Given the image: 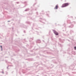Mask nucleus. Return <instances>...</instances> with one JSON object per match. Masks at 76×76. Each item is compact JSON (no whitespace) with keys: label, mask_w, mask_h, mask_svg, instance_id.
Listing matches in <instances>:
<instances>
[{"label":"nucleus","mask_w":76,"mask_h":76,"mask_svg":"<svg viewBox=\"0 0 76 76\" xmlns=\"http://www.w3.org/2000/svg\"><path fill=\"white\" fill-rule=\"evenodd\" d=\"M68 41H69V40H68Z\"/></svg>","instance_id":"obj_37"},{"label":"nucleus","mask_w":76,"mask_h":76,"mask_svg":"<svg viewBox=\"0 0 76 76\" xmlns=\"http://www.w3.org/2000/svg\"><path fill=\"white\" fill-rule=\"evenodd\" d=\"M43 42H44V40H43Z\"/></svg>","instance_id":"obj_32"},{"label":"nucleus","mask_w":76,"mask_h":76,"mask_svg":"<svg viewBox=\"0 0 76 76\" xmlns=\"http://www.w3.org/2000/svg\"><path fill=\"white\" fill-rule=\"evenodd\" d=\"M69 5V3H65L62 6V7H66V6H67Z\"/></svg>","instance_id":"obj_2"},{"label":"nucleus","mask_w":76,"mask_h":76,"mask_svg":"<svg viewBox=\"0 0 76 76\" xmlns=\"http://www.w3.org/2000/svg\"><path fill=\"white\" fill-rule=\"evenodd\" d=\"M16 3H17V4H19V2H16Z\"/></svg>","instance_id":"obj_16"},{"label":"nucleus","mask_w":76,"mask_h":76,"mask_svg":"<svg viewBox=\"0 0 76 76\" xmlns=\"http://www.w3.org/2000/svg\"><path fill=\"white\" fill-rule=\"evenodd\" d=\"M9 66H7V69H8V67H9Z\"/></svg>","instance_id":"obj_21"},{"label":"nucleus","mask_w":76,"mask_h":76,"mask_svg":"<svg viewBox=\"0 0 76 76\" xmlns=\"http://www.w3.org/2000/svg\"><path fill=\"white\" fill-rule=\"evenodd\" d=\"M44 20H45V21H46V20L45 19H44Z\"/></svg>","instance_id":"obj_24"},{"label":"nucleus","mask_w":76,"mask_h":76,"mask_svg":"<svg viewBox=\"0 0 76 76\" xmlns=\"http://www.w3.org/2000/svg\"><path fill=\"white\" fill-rule=\"evenodd\" d=\"M35 10H37V9H35Z\"/></svg>","instance_id":"obj_30"},{"label":"nucleus","mask_w":76,"mask_h":76,"mask_svg":"<svg viewBox=\"0 0 76 76\" xmlns=\"http://www.w3.org/2000/svg\"><path fill=\"white\" fill-rule=\"evenodd\" d=\"M23 27H24V28H26V26H25V25H24V26H23Z\"/></svg>","instance_id":"obj_13"},{"label":"nucleus","mask_w":76,"mask_h":76,"mask_svg":"<svg viewBox=\"0 0 76 76\" xmlns=\"http://www.w3.org/2000/svg\"><path fill=\"white\" fill-rule=\"evenodd\" d=\"M41 19H42V18H40Z\"/></svg>","instance_id":"obj_35"},{"label":"nucleus","mask_w":76,"mask_h":76,"mask_svg":"<svg viewBox=\"0 0 76 76\" xmlns=\"http://www.w3.org/2000/svg\"><path fill=\"white\" fill-rule=\"evenodd\" d=\"M12 29H13V28H12Z\"/></svg>","instance_id":"obj_33"},{"label":"nucleus","mask_w":76,"mask_h":76,"mask_svg":"<svg viewBox=\"0 0 76 76\" xmlns=\"http://www.w3.org/2000/svg\"><path fill=\"white\" fill-rule=\"evenodd\" d=\"M59 45H60L61 47H62L63 45H61V44H59Z\"/></svg>","instance_id":"obj_11"},{"label":"nucleus","mask_w":76,"mask_h":76,"mask_svg":"<svg viewBox=\"0 0 76 76\" xmlns=\"http://www.w3.org/2000/svg\"><path fill=\"white\" fill-rule=\"evenodd\" d=\"M46 15H48V16L49 17V16H48V14H47Z\"/></svg>","instance_id":"obj_22"},{"label":"nucleus","mask_w":76,"mask_h":76,"mask_svg":"<svg viewBox=\"0 0 76 76\" xmlns=\"http://www.w3.org/2000/svg\"><path fill=\"white\" fill-rule=\"evenodd\" d=\"M39 76V75H37V76Z\"/></svg>","instance_id":"obj_34"},{"label":"nucleus","mask_w":76,"mask_h":76,"mask_svg":"<svg viewBox=\"0 0 76 76\" xmlns=\"http://www.w3.org/2000/svg\"><path fill=\"white\" fill-rule=\"evenodd\" d=\"M28 10H29V8H28L26 9L25 10V11H28Z\"/></svg>","instance_id":"obj_9"},{"label":"nucleus","mask_w":76,"mask_h":76,"mask_svg":"<svg viewBox=\"0 0 76 76\" xmlns=\"http://www.w3.org/2000/svg\"><path fill=\"white\" fill-rule=\"evenodd\" d=\"M74 32V31L73 30H71L70 31V33L71 34H72V33H73Z\"/></svg>","instance_id":"obj_7"},{"label":"nucleus","mask_w":76,"mask_h":76,"mask_svg":"<svg viewBox=\"0 0 76 76\" xmlns=\"http://www.w3.org/2000/svg\"><path fill=\"white\" fill-rule=\"evenodd\" d=\"M64 35H66L64 34H63Z\"/></svg>","instance_id":"obj_28"},{"label":"nucleus","mask_w":76,"mask_h":76,"mask_svg":"<svg viewBox=\"0 0 76 76\" xmlns=\"http://www.w3.org/2000/svg\"><path fill=\"white\" fill-rule=\"evenodd\" d=\"M24 33H26V31H24Z\"/></svg>","instance_id":"obj_18"},{"label":"nucleus","mask_w":76,"mask_h":76,"mask_svg":"<svg viewBox=\"0 0 76 76\" xmlns=\"http://www.w3.org/2000/svg\"><path fill=\"white\" fill-rule=\"evenodd\" d=\"M1 73H4V72L3 71L2 72H1Z\"/></svg>","instance_id":"obj_20"},{"label":"nucleus","mask_w":76,"mask_h":76,"mask_svg":"<svg viewBox=\"0 0 76 76\" xmlns=\"http://www.w3.org/2000/svg\"><path fill=\"white\" fill-rule=\"evenodd\" d=\"M36 14H38V12H36Z\"/></svg>","instance_id":"obj_29"},{"label":"nucleus","mask_w":76,"mask_h":76,"mask_svg":"<svg viewBox=\"0 0 76 76\" xmlns=\"http://www.w3.org/2000/svg\"><path fill=\"white\" fill-rule=\"evenodd\" d=\"M67 22L68 23H70L71 24L72 23V22H71V21L69 20H67Z\"/></svg>","instance_id":"obj_4"},{"label":"nucleus","mask_w":76,"mask_h":76,"mask_svg":"<svg viewBox=\"0 0 76 76\" xmlns=\"http://www.w3.org/2000/svg\"><path fill=\"white\" fill-rule=\"evenodd\" d=\"M75 19H76V17H75Z\"/></svg>","instance_id":"obj_31"},{"label":"nucleus","mask_w":76,"mask_h":76,"mask_svg":"<svg viewBox=\"0 0 76 76\" xmlns=\"http://www.w3.org/2000/svg\"><path fill=\"white\" fill-rule=\"evenodd\" d=\"M42 12H44V11L43 10H42Z\"/></svg>","instance_id":"obj_27"},{"label":"nucleus","mask_w":76,"mask_h":76,"mask_svg":"<svg viewBox=\"0 0 76 76\" xmlns=\"http://www.w3.org/2000/svg\"><path fill=\"white\" fill-rule=\"evenodd\" d=\"M0 47H1V48H2V46H1Z\"/></svg>","instance_id":"obj_19"},{"label":"nucleus","mask_w":76,"mask_h":76,"mask_svg":"<svg viewBox=\"0 0 76 76\" xmlns=\"http://www.w3.org/2000/svg\"><path fill=\"white\" fill-rule=\"evenodd\" d=\"M36 32H37V34H38V32L37 31H36Z\"/></svg>","instance_id":"obj_17"},{"label":"nucleus","mask_w":76,"mask_h":76,"mask_svg":"<svg viewBox=\"0 0 76 76\" xmlns=\"http://www.w3.org/2000/svg\"><path fill=\"white\" fill-rule=\"evenodd\" d=\"M76 23V22L75 21H73L72 22V23H71V26H68L69 28H72V27H73L74 26V24H75Z\"/></svg>","instance_id":"obj_1"},{"label":"nucleus","mask_w":76,"mask_h":76,"mask_svg":"<svg viewBox=\"0 0 76 76\" xmlns=\"http://www.w3.org/2000/svg\"><path fill=\"white\" fill-rule=\"evenodd\" d=\"M30 39H31V40H30ZM30 39L29 40V41L31 42L32 40H33V39H32V38H30Z\"/></svg>","instance_id":"obj_10"},{"label":"nucleus","mask_w":76,"mask_h":76,"mask_svg":"<svg viewBox=\"0 0 76 76\" xmlns=\"http://www.w3.org/2000/svg\"><path fill=\"white\" fill-rule=\"evenodd\" d=\"M42 23H44V22H43Z\"/></svg>","instance_id":"obj_36"},{"label":"nucleus","mask_w":76,"mask_h":76,"mask_svg":"<svg viewBox=\"0 0 76 76\" xmlns=\"http://www.w3.org/2000/svg\"><path fill=\"white\" fill-rule=\"evenodd\" d=\"M8 22H10V21H8Z\"/></svg>","instance_id":"obj_26"},{"label":"nucleus","mask_w":76,"mask_h":76,"mask_svg":"<svg viewBox=\"0 0 76 76\" xmlns=\"http://www.w3.org/2000/svg\"><path fill=\"white\" fill-rule=\"evenodd\" d=\"M26 23H28V24H29V23H30V22H26Z\"/></svg>","instance_id":"obj_12"},{"label":"nucleus","mask_w":76,"mask_h":76,"mask_svg":"<svg viewBox=\"0 0 76 76\" xmlns=\"http://www.w3.org/2000/svg\"><path fill=\"white\" fill-rule=\"evenodd\" d=\"M53 31L54 34L56 35H58V33H57V32L56 31L54 30H53Z\"/></svg>","instance_id":"obj_3"},{"label":"nucleus","mask_w":76,"mask_h":76,"mask_svg":"<svg viewBox=\"0 0 76 76\" xmlns=\"http://www.w3.org/2000/svg\"><path fill=\"white\" fill-rule=\"evenodd\" d=\"M37 43H40L41 41L39 40H37L36 41Z\"/></svg>","instance_id":"obj_5"},{"label":"nucleus","mask_w":76,"mask_h":76,"mask_svg":"<svg viewBox=\"0 0 76 76\" xmlns=\"http://www.w3.org/2000/svg\"><path fill=\"white\" fill-rule=\"evenodd\" d=\"M59 40L60 41V42H61L63 43V40H61V39H59Z\"/></svg>","instance_id":"obj_8"},{"label":"nucleus","mask_w":76,"mask_h":76,"mask_svg":"<svg viewBox=\"0 0 76 76\" xmlns=\"http://www.w3.org/2000/svg\"><path fill=\"white\" fill-rule=\"evenodd\" d=\"M58 8V4H57L54 8V9H57Z\"/></svg>","instance_id":"obj_6"},{"label":"nucleus","mask_w":76,"mask_h":76,"mask_svg":"<svg viewBox=\"0 0 76 76\" xmlns=\"http://www.w3.org/2000/svg\"><path fill=\"white\" fill-rule=\"evenodd\" d=\"M2 50H3V49L2 48H1V51H2Z\"/></svg>","instance_id":"obj_25"},{"label":"nucleus","mask_w":76,"mask_h":76,"mask_svg":"<svg viewBox=\"0 0 76 76\" xmlns=\"http://www.w3.org/2000/svg\"><path fill=\"white\" fill-rule=\"evenodd\" d=\"M70 18H72V19H73V16H71L70 17Z\"/></svg>","instance_id":"obj_15"},{"label":"nucleus","mask_w":76,"mask_h":76,"mask_svg":"<svg viewBox=\"0 0 76 76\" xmlns=\"http://www.w3.org/2000/svg\"><path fill=\"white\" fill-rule=\"evenodd\" d=\"M35 4H36V3H34V4L33 5V6H34Z\"/></svg>","instance_id":"obj_23"},{"label":"nucleus","mask_w":76,"mask_h":76,"mask_svg":"<svg viewBox=\"0 0 76 76\" xmlns=\"http://www.w3.org/2000/svg\"><path fill=\"white\" fill-rule=\"evenodd\" d=\"M74 48H75V50H76V46L74 47Z\"/></svg>","instance_id":"obj_14"}]
</instances>
